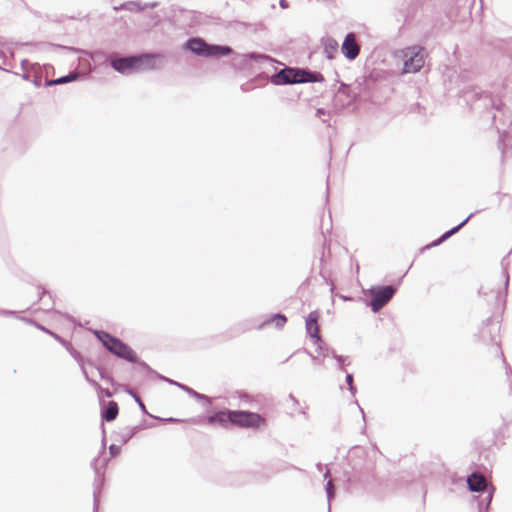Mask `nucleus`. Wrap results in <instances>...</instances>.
Masks as SVG:
<instances>
[{
	"instance_id": "21",
	"label": "nucleus",
	"mask_w": 512,
	"mask_h": 512,
	"mask_svg": "<svg viewBox=\"0 0 512 512\" xmlns=\"http://www.w3.org/2000/svg\"><path fill=\"white\" fill-rule=\"evenodd\" d=\"M109 449H110L111 454H112V455H114V456H115V455L118 453V451H119V448H118V447H116L115 445H111Z\"/></svg>"
},
{
	"instance_id": "23",
	"label": "nucleus",
	"mask_w": 512,
	"mask_h": 512,
	"mask_svg": "<svg viewBox=\"0 0 512 512\" xmlns=\"http://www.w3.org/2000/svg\"><path fill=\"white\" fill-rule=\"evenodd\" d=\"M331 487H332V482L329 481V483H328V490L331 489Z\"/></svg>"
},
{
	"instance_id": "12",
	"label": "nucleus",
	"mask_w": 512,
	"mask_h": 512,
	"mask_svg": "<svg viewBox=\"0 0 512 512\" xmlns=\"http://www.w3.org/2000/svg\"><path fill=\"white\" fill-rule=\"evenodd\" d=\"M118 414H119V407H118L117 402L109 401L106 409H104L102 411L101 416H102L103 420H105L107 422H111L117 418Z\"/></svg>"
},
{
	"instance_id": "16",
	"label": "nucleus",
	"mask_w": 512,
	"mask_h": 512,
	"mask_svg": "<svg viewBox=\"0 0 512 512\" xmlns=\"http://www.w3.org/2000/svg\"><path fill=\"white\" fill-rule=\"evenodd\" d=\"M4 313L7 315L15 316L18 320L27 325H30L32 323V319L30 318V316H18L17 312L15 311H5Z\"/></svg>"
},
{
	"instance_id": "1",
	"label": "nucleus",
	"mask_w": 512,
	"mask_h": 512,
	"mask_svg": "<svg viewBox=\"0 0 512 512\" xmlns=\"http://www.w3.org/2000/svg\"><path fill=\"white\" fill-rule=\"evenodd\" d=\"M157 58L158 56L156 55L144 54L140 56L114 59L111 64L116 71L120 73H127L132 71L155 69Z\"/></svg>"
},
{
	"instance_id": "8",
	"label": "nucleus",
	"mask_w": 512,
	"mask_h": 512,
	"mask_svg": "<svg viewBox=\"0 0 512 512\" xmlns=\"http://www.w3.org/2000/svg\"><path fill=\"white\" fill-rule=\"evenodd\" d=\"M342 52L344 56L349 60H354L360 52V46L356 41V36L353 33H349L342 44Z\"/></svg>"
},
{
	"instance_id": "9",
	"label": "nucleus",
	"mask_w": 512,
	"mask_h": 512,
	"mask_svg": "<svg viewBox=\"0 0 512 512\" xmlns=\"http://www.w3.org/2000/svg\"><path fill=\"white\" fill-rule=\"evenodd\" d=\"M231 419L232 410H222L208 416L206 422L212 426L220 425L222 427L227 428L229 424L231 425Z\"/></svg>"
},
{
	"instance_id": "10",
	"label": "nucleus",
	"mask_w": 512,
	"mask_h": 512,
	"mask_svg": "<svg viewBox=\"0 0 512 512\" xmlns=\"http://www.w3.org/2000/svg\"><path fill=\"white\" fill-rule=\"evenodd\" d=\"M318 320H319V313L316 311L309 313V315L306 319L307 332L309 333L311 338H313L315 340L316 343L321 341Z\"/></svg>"
},
{
	"instance_id": "4",
	"label": "nucleus",
	"mask_w": 512,
	"mask_h": 512,
	"mask_svg": "<svg viewBox=\"0 0 512 512\" xmlns=\"http://www.w3.org/2000/svg\"><path fill=\"white\" fill-rule=\"evenodd\" d=\"M231 425L239 428L258 429L266 425V419L258 413L232 410Z\"/></svg>"
},
{
	"instance_id": "6",
	"label": "nucleus",
	"mask_w": 512,
	"mask_h": 512,
	"mask_svg": "<svg viewBox=\"0 0 512 512\" xmlns=\"http://www.w3.org/2000/svg\"><path fill=\"white\" fill-rule=\"evenodd\" d=\"M404 60V73H416L425 63L423 49L420 47H408L401 51Z\"/></svg>"
},
{
	"instance_id": "13",
	"label": "nucleus",
	"mask_w": 512,
	"mask_h": 512,
	"mask_svg": "<svg viewBox=\"0 0 512 512\" xmlns=\"http://www.w3.org/2000/svg\"><path fill=\"white\" fill-rule=\"evenodd\" d=\"M286 322H287V318H286L285 315L275 314L270 319H268L267 321L263 322L259 328H262L263 326H265L267 324H273L277 328H283L284 325L286 324Z\"/></svg>"
},
{
	"instance_id": "3",
	"label": "nucleus",
	"mask_w": 512,
	"mask_h": 512,
	"mask_svg": "<svg viewBox=\"0 0 512 512\" xmlns=\"http://www.w3.org/2000/svg\"><path fill=\"white\" fill-rule=\"evenodd\" d=\"M186 49L205 57L225 56L232 52L228 46L209 45L201 38H191L185 44Z\"/></svg>"
},
{
	"instance_id": "17",
	"label": "nucleus",
	"mask_w": 512,
	"mask_h": 512,
	"mask_svg": "<svg viewBox=\"0 0 512 512\" xmlns=\"http://www.w3.org/2000/svg\"><path fill=\"white\" fill-rule=\"evenodd\" d=\"M325 48L329 53L336 52L338 49V43L334 39H329L325 43Z\"/></svg>"
},
{
	"instance_id": "2",
	"label": "nucleus",
	"mask_w": 512,
	"mask_h": 512,
	"mask_svg": "<svg viewBox=\"0 0 512 512\" xmlns=\"http://www.w3.org/2000/svg\"><path fill=\"white\" fill-rule=\"evenodd\" d=\"M96 336L103 346L112 354L131 363L138 362L137 354L130 346L122 342L120 339L103 331L97 332Z\"/></svg>"
},
{
	"instance_id": "5",
	"label": "nucleus",
	"mask_w": 512,
	"mask_h": 512,
	"mask_svg": "<svg viewBox=\"0 0 512 512\" xmlns=\"http://www.w3.org/2000/svg\"><path fill=\"white\" fill-rule=\"evenodd\" d=\"M315 81L314 76L304 70L285 68L273 76L272 82L276 85L294 84Z\"/></svg>"
},
{
	"instance_id": "11",
	"label": "nucleus",
	"mask_w": 512,
	"mask_h": 512,
	"mask_svg": "<svg viewBox=\"0 0 512 512\" xmlns=\"http://www.w3.org/2000/svg\"><path fill=\"white\" fill-rule=\"evenodd\" d=\"M467 483L469 489L474 492L484 491L487 486L486 478L480 473L471 474L467 479Z\"/></svg>"
},
{
	"instance_id": "18",
	"label": "nucleus",
	"mask_w": 512,
	"mask_h": 512,
	"mask_svg": "<svg viewBox=\"0 0 512 512\" xmlns=\"http://www.w3.org/2000/svg\"><path fill=\"white\" fill-rule=\"evenodd\" d=\"M77 75L76 74H70L69 76H66V77H61L59 79H56V80H53L51 81L49 84H62V83H67L71 80H74L76 79Z\"/></svg>"
},
{
	"instance_id": "14",
	"label": "nucleus",
	"mask_w": 512,
	"mask_h": 512,
	"mask_svg": "<svg viewBox=\"0 0 512 512\" xmlns=\"http://www.w3.org/2000/svg\"><path fill=\"white\" fill-rule=\"evenodd\" d=\"M38 294L40 295V298L39 300L40 301H43V307H41L42 309H50L51 308V305H52V300H51V296L46 292L44 291L42 288H38Z\"/></svg>"
},
{
	"instance_id": "19",
	"label": "nucleus",
	"mask_w": 512,
	"mask_h": 512,
	"mask_svg": "<svg viewBox=\"0 0 512 512\" xmlns=\"http://www.w3.org/2000/svg\"><path fill=\"white\" fill-rule=\"evenodd\" d=\"M490 296L491 298L494 299V304L495 306H497L498 308H501L502 305H503V298L500 294H494L493 291L490 292Z\"/></svg>"
},
{
	"instance_id": "15",
	"label": "nucleus",
	"mask_w": 512,
	"mask_h": 512,
	"mask_svg": "<svg viewBox=\"0 0 512 512\" xmlns=\"http://www.w3.org/2000/svg\"><path fill=\"white\" fill-rule=\"evenodd\" d=\"M468 221V219H465L462 223H460L458 226L454 227L453 229H451L450 231L444 233L435 243L434 245H437L439 243H441L442 241L448 239L451 235H453L454 233H456L462 226H464L466 224V222Z\"/></svg>"
},
{
	"instance_id": "22",
	"label": "nucleus",
	"mask_w": 512,
	"mask_h": 512,
	"mask_svg": "<svg viewBox=\"0 0 512 512\" xmlns=\"http://www.w3.org/2000/svg\"><path fill=\"white\" fill-rule=\"evenodd\" d=\"M347 381H348V382H352V376H351V375H348V376H347Z\"/></svg>"
},
{
	"instance_id": "20",
	"label": "nucleus",
	"mask_w": 512,
	"mask_h": 512,
	"mask_svg": "<svg viewBox=\"0 0 512 512\" xmlns=\"http://www.w3.org/2000/svg\"><path fill=\"white\" fill-rule=\"evenodd\" d=\"M21 64L23 66V69L26 70V65H29V61L28 60H22ZM22 77H23V79L28 80L29 79V72L25 71L24 74L22 75Z\"/></svg>"
},
{
	"instance_id": "7",
	"label": "nucleus",
	"mask_w": 512,
	"mask_h": 512,
	"mask_svg": "<svg viewBox=\"0 0 512 512\" xmlns=\"http://www.w3.org/2000/svg\"><path fill=\"white\" fill-rule=\"evenodd\" d=\"M395 289L392 286L376 287L370 290L371 308L374 312L379 311L393 297Z\"/></svg>"
}]
</instances>
